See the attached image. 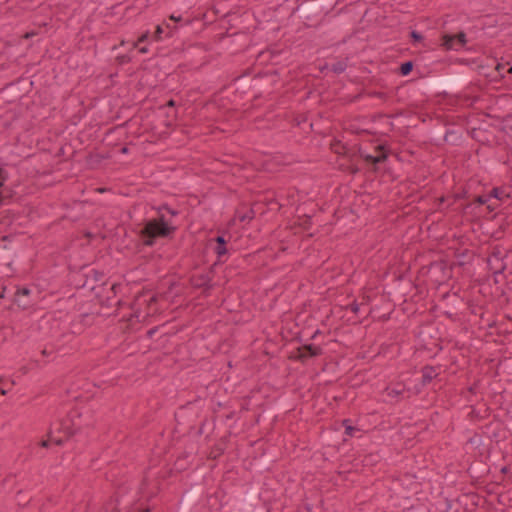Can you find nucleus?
<instances>
[{"label":"nucleus","mask_w":512,"mask_h":512,"mask_svg":"<svg viewBox=\"0 0 512 512\" xmlns=\"http://www.w3.org/2000/svg\"><path fill=\"white\" fill-rule=\"evenodd\" d=\"M121 152H122V153H127V152H128V148H127V147H123V148L121 149Z\"/></svg>","instance_id":"31"},{"label":"nucleus","mask_w":512,"mask_h":512,"mask_svg":"<svg viewBox=\"0 0 512 512\" xmlns=\"http://www.w3.org/2000/svg\"><path fill=\"white\" fill-rule=\"evenodd\" d=\"M30 293V290L28 288H22V289H19L16 293V296H20V295H29Z\"/></svg>","instance_id":"22"},{"label":"nucleus","mask_w":512,"mask_h":512,"mask_svg":"<svg viewBox=\"0 0 512 512\" xmlns=\"http://www.w3.org/2000/svg\"><path fill=\"white\" fill-rule=\"evenodd\" d=\"M508 471H509V468H508L507 466H504V467L501 469V473H503V474L508 473Z\"/></svg>","instance_id":"28"},{"label":"nucleus","mask_w":512,"mask_h":512,"mask_svg":"<svg viewBox=\"0 0 512 512\" xmlns=\"http://www.w3.org/2000/svg\"><path fill=\"white\" fill-rule=\"evenodd\" d=\"M305 20H307V21L310 20V16L309 15L305 16Z\"/></svg>","instance_id":"36"},{"label":"nucleus","mask_w":512,"mask_h":512,"mask_svg":"<svg viewBox=\"0 0 512 512\" xmlns=\"http://www.w3.org/2000/svg\"><path fill=\"white\" fill-rule=\"evenodd\" d=\"M413 70V62L407 61L401 64L399 71L402 76H407Z\"/></svg>","instance_id":"10"},{"label":"nucleus","mask_w":512,"mask_h":512,"mask_svg":"<svg viewBox=\"0 0 512 512\" xmlns=\"http://www.w3.org/2000/svg\"><path fill=\"white\" fill-rule=\"evenodd\" d=\"M255 216V213H254V210L253 209H248L245 213L243 214H240L238 212V218L241 222H244V221H250L254 218Z\"/></svg>","instance_id":"12"},{"label":"nucleus","mask_w":512,"mask_h":512,"mask_svg":"<svg viewBox=\"0 0 512 512\" xmlns=\"http://www.w3.org/2000/svg\"><path fill=\"white\" fill-rule=\"evenodd\" d=\"M491 199L494 198L496 201H503L505 198H508L509 195L505 194L503 190L499 188H494L490 193Z\"/></svg>","instance_id":"9"},{"label":"nucleus","mask_w":512,"mask_h":512,"mask_svg":"<svg viewBox=\"0 0 512 512\" xmlns=\"http://www.w3.org/2000/svg\"><path fill=\"white\" fill-rule=\"evenodd\" d=\"M162 33H163V28H162V26H161V25H157L156 30H155V32H154V34H153V36H152V37H153V39H155V40H159V39H161V34H162Z\"/></svg>","instance_id":"19"},{"label":"nucleus","mask_w":512,"mask_h":512,"mask_svg":"<svg viewBox=\"0 0 512 512\" xmlns=\"http://www.w3.org/2000/svg\"><path fill=\"white\" fill-rule=\"evenodd\" d=\"M504 67H505V66H504V65H502V64H497V66H496V70H497L498 72H500V71H502V69H504Z\"/></svg>","instance_id":"26"},{"label":"nucleus","mask_w":512,"mask_h":512,"mask_svg":"<svg viewBox=\"0 0 512 512\" xmlns=\"http://www.w3.org/2000/svg\"><path fill=\"white\" fill-rule=\"evenodd\" d=\"M7 178H8L7 171L3 168H0V187L3 186V184L7 180Z\"/></svg>","instance_id":"18"},{"label":"nucleus","mask_w":512,"mask_h":512,"mask_svg":"<svg viewBox=\"0 0 512 512\" xmlns=\"http://www.w3.org/2000/svg\"><path fill=\"white\" fill-rule=\"evenodd\" d=\"M105 509H106V511L110 510L112 512H120V509L113 501H110L109 503H107L105 506Z\"/></svg>","instance_id":"16"},{"label":"nucleus","mask_w":512,"mask_h":512,"mask_svg":"<svg viewBox=\"0 0 512 512\" xmlns=\"http://www.w3.org/2000/svg\"><path fill=\"white\" fill-rule=\"evenodd\" d=\"M160 211H164V212L167 214V216H168L169 218H171V219H172L174 216L178 215V211H177V210H174V209L170 208V207H169V206H167V205H161V206H160Z\"/></svg>","instance_id":"14"},{"label":"nucleus","mask_w":512,"mask_h":512,"mask_svg":"<svg viewBox=\"0 0 512 512\" xmlns=\"http://www.w3.org/2000/svg\"><path fill=\"white\" fill-rule=\"evenodd\" d=\"M410 36H411L413 42H421L423 40V36L419 32H417L415 30H413L410 33Z\"/></svg>","instance_id":"17"},{"label":"nucleus","mask_w":512,"mask_h":512,"mask_svg":"<svg viewBox=\"0 0 512 512\" xmlns=\"http://www.w3.org/2000/svg\"><path fill=\"white\" fill-rule=\"evenodd\" d=\"M348 309H350L353 313H358L359 304L357 302H353V303L349 304Z\"/></svg>","instance_id":"21"},{"label":"nucleus","mask_w":512,"mask_h":512,"mask_svg":"<svg viewBox=\"0 0 512 512\" xmlns=\"http://www.w3.org/2000/svg\"><path fill=\"white\" fill-rule=\"evenodd\" d=\"M31 35H32V34H30V33H26V34H25V38H29Z\"/></svg>","instance_id":"35"},{"label":"nucleus","mask_w":512,"mask_h":512,"mask_svg":"<svg viewBox=\"0 0 512 512\" xmlns=\"http://www.w3.org/2000/svg\"><path fill=\"white\" fill-rule=\"evenodd\" d=\"M166 27L169 29L170 33L172 32V29L174 28V27H171L170 24H167Z\"/></svg>","instance_id":"33"},{"label":"nucleus","mask_w":512,"mask_h":512,"mask_svg":"<svg viewBox=\"0 0 512 512\" xmlns=\"http://www.w3.org/2000/svg\"><path fill=\"white\" fill-rule=\"evenodd\" d=\"M215 241L216 247L214 248V251L218 256V259L221 260V258L227 254L226 240L223 236H218Z\"/></svg>","instance_id":"6"},{"label":"nucleus","mask_w":512,"mask_h":512,"mask_svg":"<svg viewBox=\"0 0 512 512\" xmlns=\"http://www.w3.org/2000/svg\"><path fill=\"white\" fill-rule=\"evenodd\" d=\"M491 201V196L489 195H480L475 199V202L484 205Z\"/></svg>","instance_id":"15"},{"label":"nucleus","mask_w":512,"mask_h":512,"mask_svg":"<svg viewBox=\"0 0 512 512\" xmlns=\"http://www.w3.org/2000/svg\"><path fill=\"white\" fill-rule=\"evenodd\" d=\"M352 430H353V428H352V427H347V429H346V433H347V434H349V435H351V431H352Z\"/></svg>","instance_id":"30"},{"label":"nucleus","mask_w":512,"mask_h":512,"mask_svg":"<svg viewBox=\"0 0 512 512\" xmlns=\"http://www.w3.org/2000/svg\"><path fill=\"white\" fill-rule=\"evenodd\" d=\"M486 205H487V209H488L490 212H491V211H493V210H495V208H496V203H490V202H488Z\"/></svg>","instance_id":"23"},{"label":"nucleus","mask_w":512,"mask_h":512,"mask_svg":"<svg viewBox=\"0 0 512 512\" xmlns=\"http://www.w3.org/2000/svg\"><path fill=\"white\" fill-rule=\"evenodd\" d=\"M168 105H169V106H173V105H174V101H173V100H170V101L168 102Z\"/></svg>","instance_id":"34"},{"label":"nucleus","mask_w":512,"mask_h":512,"mask_svg":"<svg viewBox=\"0 0 512 512\" xmlns=\"http://www.w3.org/2000/svg\"><path fill=\"white\" fill-rule=\"evenodd\" d=\"M170 19H171V20H173L174 22H178V21H180L182 18H181V16H178V17H177V16H174V15H171V16H170Z\"/></svg>","instance_id":"24"},{"label":"nucleus","mask_w":512,"mask_h":512,"mask_svg":"<svg viewBox=\"0 0 512 512\" xmlns=\"http://www.w3.org/2000/svg\"><path fill=\"white\" fill-rule=\"evenodd\" d=\"M466 34L459 32L456 35L444 34L442 36V46L446 50H459L466 44Z\"/></svg>","instance_id":"3"},{"label":"nucleus","mask_w":512,"mask_h":512,"mask_svg":"<svg viewBox=\"0 0 512 512\" xmlns=\"http://www.w3.org/2000/svg\"><path fill=\"white\" fill-rule=\"evenodd\" d=\"M212 279L213 274L211 271L194 274L190 277V284L193 288L204 289V293L208 294L213 288Z\"/></svg>","instance_id":"2"},{"label":"nucleus","mask_w":512,"mask_h":512,"mask_svg":"<svg viewBox=\"0 0 512 512\" xmlns=\"http://www.w3.org/2000/svg\"><path fill=\"white\" fill-rule=\"evenodd\" d=\"M139 52H140V53H147V52H148V49H147V47H145V46H144V47H141V48L139 49Z\"/></svg>","instance_id":"27"},{"label":"nucleus","mask_w":512,"mask_h":512,"mask_svg":"<svg viewBox=\"0 0 512 512\" xmlns=\"http://www.w3.org/2000/svg\"><path fill=\"white\" fill-rule=\"evenodd\" d=\"M406 387L402 383H397L393 386H388L385 389V392L388 397L396 399V401L399 400V398L406 392Z\"/></svg>","instance_id":"5"},{"label":"nucleus","mask_w":512,"mask_h":512,"mask_svg":"<svg viewBox=\"0 0 512 512\" xmlns=\"http://www.w3.org/2000/svg\"><path fill=\"white\" fill-rule=\"evenodd\" d=\"M377 150H379L380 153L376 156H372L369 154L364 155L363 158L365 159V161L371 164H378L384 162L387 158V155L382 151L383 148L381 146H378Z\"/></svg>","instance_id":"7"},{"label":"nucleus","mask_w":512,"mask_h":512,"mask_svg":"<svg viewBox=\"0 0 512 512\" xmlns=\"http://www.w3.org/2000/svg\"><path fill=\"white\" fill-rule=\"evenodd\" d=\"M437 373L434 367L432 366H425L422 369V383L423 385H426L430 383L435 377Z\"/></svg>","instance_id":"8"},{"label":"nucleus","mask_w":512,"mask_h":512,"mask_svg":"<svg viewBox=\"0 0 512 512\" xmlns=\"http://www.w3.org/2000/svg\"><path fill=\"white\" fill-rule=\"evenodd\" d=\"M156 302V297L155 296H151L150 299L148 300V304H152V303H155Z\"/></svg>","instance_id":"25"},{"label":"nucleus","mask_w":512,"mask_h":512,"mask_svg":"<svg viewBox=\"0 0 512 512\" xmlns=\"http://www.w3.org/2000/svg\"><path fill=\"white\" fill-rule=\"evenodd\" d=\"M150 38H153V37L150 35L149 31H146L145 33H143V34L139 37V39H138V43L145 42V41H147V40H148V39H150Z\"/></svg>","instance_id":"20"},{"label":"nucleus","mask_w":512,"mask_h":512,"mask_svg":"<svg viewBox=\"0 0 512 512\" xmlns=\"http://www.w3.org/2000/svg\"><path fill=\"white\" fill-rule=\"evenodd\" d=\"M346 67H347V65L345 62L338 61L331 65V70L336 74H340L346 70Z\"/></svg>","instance_id":"11"},{"label":"nucleus","mask_w":512,"mask_h":512,"mask_svg":"<svg viewBox=\"0 0 512 512\" xmlns=\"http://www.w3.org/2000/svg\"><path fill=\"white\" fill-rule=\"evenodd\" d=\"M0 393H1L2 395H5V394L7 393V390H6L4 387H1V388H0Z\"/></svg>","instance_id":"29"},{"label":"nucleus","mask_w":512,"mask_h":512,"mask_svg":"<svg viewBox=\"0 0 512 512\" xmlns=\"http://www.w3.org/2000/svg\"><path fill=\"white\" fill-rule=\"evenodd\" d=\"M157 211L158 217L147 221L140 232V237L145 246H153L156 238L169 237L176 230L171 218L164 211H160V207Z\"/></svg>","instance_id":"1"},{"label":"nucleus","mask_w":512,"mask_h":512,"mask_svg":"<svg viewBox=\"0 0 512 512\" xmlns=\"http://www.w3.org/2000/svg\"><path fill=\"white\" fill-rule=\"evenodd\" d=\"M145 512H150V510H149V509H147Z\"/></svg>","instance_id":"38"},{"label":"nucleus","mask_w":512,"mask_h":512,"mask_svg":"<svg viewBox=\"0 0 512 512\" xmlns=\"http://www.w3.org/2000/svg\"><path fill=\"white\" fill-rule=\"evenodd\" d=\"M4 197L5 196H4L3 192H0V203L3 201Z\"/></svg>","instance_id":"32"},{"label":"nucleus","mask_w":512,"mask_h":512,"mask_svg":"<svg viewBox=\"0 0 512 512\" xmlns=\"http://www.w3.org/2000/svg\"><path fill=\"white\" fill-rule=\"evenodd\" d=\"M508 73H512V66L508 69Z\"/></svg>","instance_id":"37"},{"label":"nucleus","mask_w":512,"mask_h":512,"mask_svg":"<svg viewBox=\"0 0 512 512\" xmlns=\"http://www.w3.org/2000/svg\"><path fill=\"white\" fill-rule=\"evenodd\" d=\"M322 353V349L319 346L313 344L303 345L298 348L297 358L301 361H306L310 357L318 356Z\"/></svg>","instance_id":"4"},{"label":"nucleus","mask_w":512,"mask_h":512,"mask_svg":"<svg viewBox=\"0 0 512 512\" xmlns=\"http://www.w3.org/2000/svg\"><path fill=\"white\" fill-rule=\"evenodd\" d=\"M51 442H54L56 445H62V444H63V440H62L61 438H59V439H53V438L51 437V433H49V439H47V440H42V441L40 442V446H41V447H43V448H47V447H49V445H50V443H51Z\"/></svg>","instance_id":"13"}]
</instances>
